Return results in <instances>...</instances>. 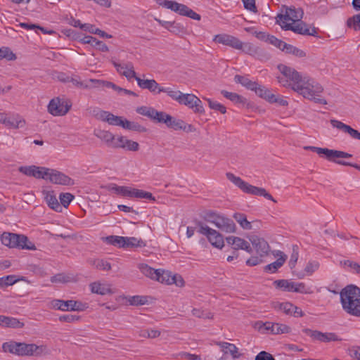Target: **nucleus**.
I'll use <instances>...</instances> for the list:
<instances>
[{
    "label": "nucleus",
    "instance_id": "nucleus-1",
    "mask_svg": "<svg viewBox=\"0 0 360 360\" xmlns=\"http://www.w3.org/2000/svg\"><path fill=\"white\" fill-rule=\"evenodd\" d=\"M278 69L282 77H277V80L284 87H290L295 92L304 98L314 101L316 103L326 105L327 101L321 96L323 87L314 78L307 75H302L293 68L279 64Z\"/></svg>",
    "mask_w": 360,
    "mask_h": 360
},
{
    "label": "nucleus",
    "instance_id": "nucleus-2",
    "mask_svg": "<svg viewBox=\"0 0 360 360\" xmlns=\"http://www.w3.org/2000/svg\"><path fill=\"white\" fill-rule=\"evenodd\" d=\"M340 302L343 310L349 316L360 318V288L347 285L340 292Z\"/></svg>",
    "mask_w": 360,
    "mask_h": 360
},
{
    "label": "nucleus",
    "instance_id": "nucleus-3",
    "mask_svg": "<svg viewBox=\"0 0 360 360\" xmlns=\"http://www.w3.org/2000/svg\"><path fill=\"white\" fill-rule=\"evenodd\" d=\"M2 349L4 352H9L17 356H39L43 352L44 347L37 346L35 344L10 341L4 342Z\"/></svg>",
    "mask_w": 360,
    "mask_h": 360
},
{
    "label": "nucleus",
    "instance_id": "nucleus-4",
    "mask_svg": "<svg viewBox=\"0 0 360 360\" xmlns=\"http://www.w3.org/2000/svg\"><path fill=\"white\" fill-rule=\"evenodd\" d=\"M1 243L10 248H19L22 250H37L34 243L22 234L4 232L1 236Z\"/></svg>",
    "mask_w": 360,
    "mask_h": 360
},
{
    "label": "nucleus",
    "instance_id": "nucleus-5",
    "mask_svg": "<svg viewBox=\"0 0 360 360\" xmlns=\"http://www.w3.org/2000/svg\"><path fill=\"white\" fill-rule=\"evenodd\" d=\"M226 178L231 181L234 185L241 189L243 192L248 194L254 195L263 196L265 198L277 202L273 196L269 193L264 188L257 187L249 184L243 181L240 177L235 176L233 173L227 172L226 174Z\"/></svg>",
    "mask_w": 360,
    "mask_h": 360
},
{
    "label": "nucleus",
    "instance_id": "nucleus-6",
    "mask_svg": "<svg viewBox=\"0 0 360 360\" xmlns=\"http://www.w3.org/2000/svg\"><path fill=\"white\" fill-rule=\"evenodd\" d=\"M226 178L231 181L234 185L241 189L243 192L248 194L254 195L263 196L265 198L277 202L273 196L269 193L264 188L257 187L249 184L243 181L240 177L235 176L233 173L227 172L226 174Z\"/></svg>",
    "mask_w": 360,
    "mask_h": 360
},
{
    "label": "nucleus",
    "instance_id": "nucleus-7",
    "mask_svg": "<svg viewBox=\"0 0 360 360\" xmlns=\"http://www.w3.org/2000/svg\"><path fill=\"white\" fill-rule=\"evenodd\" d=\"M304 150H309L316 153L320 156H324L328 161L336 163L338 159L351 158L352 155L342 150L329 149L326 148H319L316 146H304Z\"/></svg>",
    "mask_w": 360,
    "mask_h": 360
},
{
    "label": "nucleus",
    "instance_id": "nucleus-8",
    "mask_svg": "<svg viewBox=\"0 0 360 360\" xmlns=\"http://www.w3.org/2000/svg\"><path fill=\"white\" fill-rule=\"evenodd\" d=\"M71 106L72 103L69 100L56 97L50 101L48 111L53 116H63L68 112Z\"/></svg>",
    "mask_w": 360,
    "mask_h": 360
},
{
    "label": "nucleus",
    "instance_id": "nucleus-9",
    "mask_svg": "<svg viewBox=\"0 0 360 360\" xmlns=\"http://www.w3.org/2000/svg\"><path fill=\"white\" fill-rule=\"evenodd\" d=\"M197 225L199 227L198 232L206 236L208 240L212 245L218 248H222L224 245L223 236L214 229L205 225L201 221H198Z\"/></svg>",
    "mask_w": 360,
    "mask_h": 360
},
{
    "label": "nucleus",
    "instance_id": "nucleus-10",
    "mask_svg": "<svg viewBox=\"0 0 360 360\" xmlns=\"http://www.w3.org/2000/svg\"><path fill=\"white\" fill-rule=\"evenodd\" d=\"M297 22H292V23H288L285 21H283L281 23V27L283 30H291L296 34H300L302 35L314 36L315 34H316V31L314 27H308L304 22L300 20Z\"/></svg>",
    "mask_w": 360,
    "mask_h": 360
},
{
    "label": "nucleus",
    "instance_id": "nucleus-11",
    "mask_svg": "<svg viewBox=\"0 0 360 360\" xmlns=\"http://www.w3.org/2000/svg\"><path fill=\"white\" fill-rule=\"evenodd\" d=\"M0 123L8 129H18L25 125V120L18 114L0 112Z\"/></svg>",
    "mask_w": 360,
    "mask_h": 360
},
{
    "label": "nucleus",
    "instance_id": "nucleus-12",
    "mask_svg": "<svg viewBox=\"0 0 360 360\" xmlns=\"http://www.w3.org/2000/svg\"><path fill=\"white\" fill-rule=\"evenodd\" d=\"M52 307L61 311H83L85 305L81 302L75 300H54L51 302Z\"/></svg>",
    "mask_w": 360,
    "mask_h": 360
},
{
    "label": "nucleus",
    "instance_id": "nucleus-13",
    "mask_svg": "<svg viewBox=\"0 0 360 360\" xmlns=\"http://www.w3.org/2000/svg\"><path fill=\"white\" fill-rule=\"evenodd\" d=\"M178 103L193 109L195 112L203 113L205 112L202 101L192 94L182 93L181 99H179Z\"/></svg>",
    "mask_w": 360,
    "mask_h": 360
},
{
    "label": "nucleus",
    "instance_id": "nucleus-14",
    "mask_svg": "<svg viewBox=\"0 0 360 360\" xmlns=\"http://www.w3.org/2000/svg\"><path fill=\"white\" fill-rule=\"evenodd\" d=\"M304 333L311 338L323 342H340L342 339L335 333H322L319 330H313L309 328L303 330Z\"/></svg>",
    "mask_w": 360,
    "mask_h": 360
},
{
    "label": "nucleus",
    "instance_id": "nucleus-15",
    "mask_svg": "<svg viewBox=\"0 0 360 360\" xmlns=\"http://www.w3.org/2000/svg\"><path fill=\"white\" fill-rule=\"evenodd\" d=\"M51 182L56 184L70 186L74 184V181L65 174L52 169H48L47 178Z\"/></svg>",
    "mask_w": 360,
    "mask_h": 360
},
{
    "label": "nucleus",
    "instance_id": "nucleus-16",
    "mask_svg": "<svg viewBox=\"0 0 360 360\" xmlns=\"http://www.w3.org/2000/svg\"><path fill=\"white\" fill-rule=\"evenodd\" d=\"M256 252L260 257H264L268 255L270 251L269 243L262 238L257 236H252L249 238Z\"/></svg>",
    "mask_w": 360,
    "mask_h": 360
},
{
    "label": "nucleus",
    "instance_id": "nucleus-17",
    "mask_svg": "<svg viewBox=\"0 0 360 360\" xmlns=\"http://www.w3.org/2000/svg\"><path fill=\"white\" fill-rule=\"evenodd\" d=\"M303 11L302 9H295V8H285L284 14H278L277 15V22L280 25L283 21L291 20L293 22L300 21L302 18Z\"/></svg>",
    "mask_w": 360,
    "mask_h": 360
},
{
    "label": "nucleus",
    "instance_id": "nucleus-18",
    "mask_svg": "<svg viewBox=\"0 0 360 360\" xmlns=\"http://www.w3.org/2000/svg\"><path fill=\"white\" fill-rule=\"evenodd\" d=\"M214 41L237 50L241 49L242 48V41L232 35L226 34H217L214 36Z\"/></svg>",
    "mask_w": 360,
    "mask_h": 360
},
{
    "label": "nucleus",
    "instance_id": "nucleus-19",
    "mask_svg": "<svg viewBox=\"0 0 360 360\" xmlns=\"http://www.w3.org/2000/svg\"><path fill=\"white\" fill-rule=\"evenodd\" d=\"M19 171L29 176H34L37 179H46L48 168L40 167L34 165L20 167Z\"/></svg>",
    "mask_w": 360,
    "mask_h": 360
},
{
    "label": "nucleus",
    "instance_id": "nucleus-20",
    "mask_svg": "<svg viewBox=\"0 0 360 360\" xmlns=\"http://www.w3.org/2000/svg\"><path fill=\"white\" fill-rule=\"evenodd\" d=\"M96 117L98 120L106 122L109 124L113 126L122 127V124L124 121L122 117L115 115L112 113L105 110H98L96 114Z\"/></svg>",
    "mask_w": 360,
    "mask_h": 360
},
{
    "label": "nucleus",
    "instance_id": "nucleus-21",
    "mask_svg": "<svg viewBox=\"0 0 360 360\" xmlns=\"http://www.w3.org/2000/svg\"><path fill=\"white\" fill-rule=\"evenodd\" d=\"M226 241L234 250H243L249 253L252 252L249 243L240 237L229 236L226 238Z\"/></svg>",
    "mask_w": 360,
    "mask_h": 360
},
{
    "label": "nucleus",
    "instance_id": "nucleus-22",
    "mask_svg": "<svg viewBox=\"0 0 360 360\" xmlns=\"http://www.w3.org/2000/svg\"><path fill=\"white\" fill-rule=\"evenodd\" d=\"M113 148H124L130 151H137L139 149V144L125 136H120L116 138Z\"/></svg>",
    "mask_w": 360,
    "mask_h": 360
},
{
    "label": "nucleus",
    "instance_id": "nucleus-23",
    "mask_svg": "<svg viewBox=\"0 0 360 360\" xmlns=\"http://www.w3.org/2000/svg\"><path fill=\"white\" fill-rule=\"evenodd\" d=\"M162 120L160 123H165L168 127L172 128L174 130L184 129L186 130V125L181 120H177L171 115L162 112Z\"/></svg>",
    "mask_w": 360,
    "mask_h": 360
},
{
    "label": "nucleus",
    "instance_id": "nucleus-24",
    "mask_svg": "<svg viewBox=\"0 0 360 360\" xmlns=\"http://www.w3.org/2000/svg\"><path fill=\"white\" fill-rule=\"evenodd\" d=\"M63 82H72V84L82 89H86L91 88L96 83L100 82L99 80L95 79H89L88 80L82 81L79 76L67 77L66 79H63Z\"/></svg>",
    "mask_w": 360,
    "mask_h": 360
},
{
    "label": "nucleus",
    "instance_id": "nucleus-25",
    "mask_svg": "<svg viewBox=\"0 0 360 360\" xmlns=\"http://www.w3.org/2000/svg\"><path fill=\"white\" fill-rule=\"evenodd\" d=\"M112 64L116 68V70L122 75L126 77L128 79L134 78L136 79V75L134 70V65L132 63L129 62L126 64L122 65L117 62L113 61Z\"/></svg>",
    "mask_w": 360,
    "mask_h": 360
},
{
    "label": "nucleus",
    "instance_id": "nucleus-26",
    "mask_svg": "<svg viewBox=\"0 0 360 360\" xmlns=\"http://www.w3.org/2000/svg\"><path fill=\"white\" fill-rule=\"evenodd\" d=\"M215 226L226 233H235L236 231V226L233 221L223 215L220 216Z\"/></svg>",
    "mask_w": 360,
    "mask_h": 360
},
{
    "label": "nucleus",
    "instance_id": "nucleus-27",
    "mask_svg": "<svg viewBox=\"0 0 360 360\" xmlns=\"http://www.w3.org/2000/svg\"><path fill=\"white\" fill-rule=\"evenodd\" d=\"M136 80L139 86L143 89H147L154 94H160L159 89H162V86L153 79H142L140 77H136Z\"/></svg>",
    "mask_w": 360,
    "mask_h": 360
},
{
    "label": "nucleus",
    "instance_id": "nucleus-28",
    "mask_svg": "<svg viewBox=\"0 0 360 360\" xmlns=\"http://www.w3.org/2000/svg\"><path fill=\"white\" fill-rule=\"evenodd\" d=\"M136 112L139 114L146 116L157 122H160L162 120L160 117L162 116V112H159L153 108L141 106L137 108Z\"/></svg>",
    "mask_w": 360,
    "mask_h": 360
},
{
    "label": "nucleus",
    "instance_id": "nucleus-29",
    "mask_svg": "<svg viewBox=\"0 0 360 360\" xmlns=\"http://www.w3.org/2000/svg\"><path fill=\"white\" fill-rule=\"evenodd\" d=\"M274 255L275 257H278V258L277 259L276 261L266 265L264 267V270L266 271L275 273L279 268H281L283 265V264L287 259V255L280 250L276 251Z\"/></svg>",
    "mask_w": 360,
    "mask_h": 360
},
{
    "label": "nucleus",
    "instance_id": "nucleus-30",
    "mask_svg": "<svg viewBox=\"0 0 360 360\" xmlns=\"http://www.w3.org/2000/svg\"><path fill=\"white\" fill-rule=\"evenodd\" d=\"M214 344L221 348L224 354L230 353L233 359H238L240 356V354L238 353V349L234 344L219 341H215Z\"/></svg>",
    "mask_w": 360,
    "mask_h": 360
},
{
    "label": "nucleus",
    "instance_id": "nucleus-31",
    "mask_svg": "<svg viewBox=\"0 0 360 360\" xmlns=\"http://www.w3.org/2000/svg\"><path fill=\"white\" fill-rule=\"evenodd\" d=\"M94 135L103 141L108 147L113 148L116 137L111 132L104 130H98L94 132Z\"/></svg>",
    "mask_w": 360,
    "mask_h": 360
},
{
    "label": "nucleus",
    "instance_id": "nucleus-32",
    "mask_svg": "<svg viewBox=\"0 0 360 360\" xmlns=\"http://www.w3.org/2000/svg\"><path fill=\"white\" fill-rule=\"evenodd\" d=\"M0 319V326L1 327L22 328L25 326L24 323L14 317L3 316Z\"/></svg>",
    "mask_w": 360,
    "mask_h": 360
},
{
    "label": "nucleus",
    "instance_id": "nucleus-33",
    "mask_svg": "<svg viewBox=\"0 0 360 360\" xmlns=\"http://www.w3.org/2000/svg\"><path fill=\"white\" fill-rule=\"evenodd\" d=\"M330 122L333 127L340 129L342 131L348 134L352 138L355 139L358 133L357 130L337 120H330Z\"/></svg>",
    "mask_w": 360,
    "mask_h": 360
},
{
    "label": "nucleus",
    "instance_id": "nucleus-34",
    "mask_svg": "<svg viewBox=\"0 0 360 360\" xmlns=\"http://www.w3.org/2000/svg\"><path fill=\"white\" fill-rule=\"evenodd\" d=\"M91 291L101 295L112 294L113 292L110 288V285L107 283H101L99 282H94L90 284Z\"/></svg>",
    "mask_w": 360,
    "mask_h": 360
},
{
    "label": "nucleus",
    "instance_id": "nucleus-35",
    "mask_svg": "<svg viewBox=\"0 0 360 360\" xmlns=\"http://www.w3.org/2000/svg\"><path fill=\"white\" fill-rule=\"evenodd\" d=\"M45 200L50 208L57 212L61 211V205L58 201L53 191L46 192Z\"/></svg>",
    "mask_w": 360,
    "mask_h": 360
},
{
    "label": "nucleus",
    "instance_id": "nucleus-36",
    "mask_svg": "<svg viewBox=\"0 0 360 360\" xmlns=\"http://www.w3.org/2000/svg\"><path fill=\"white\" fill-rule=\"evenodd\" d=\"M139 269L146 276L154 280H160L158 278L159 269H154L146 264H139Z\"/></svg>",
    "mask_w": 360,
    "mask_h": 360
},
{
    "label": "nucleus",
    "instance_id": "nucleus-37",
    "mask_svg": "<svg viewBox=\"0 0 360 360\" xmlns=\"http://www.w3.org/2000/svg\"><path fill=\"white\" fill-rule=\"evenodd\" d=\"M129 198H146L153 201L155 200V197L151 193L131 187Z\"/></svg>",
    "mask_w": 360,
    "mask_h": 360
},
{
    "label": "nucleus",
    "instance_id": "nucleus-38",
    "mask_svg": "<svg viewBox=\"0 0 360 360\" xmlns=\"http://www.w3.org/2000/svg\"><path fill=\"white\" fill-rule=\"evenodd\" d=\"M296 283V282H292L289 280L284 279L276 280L274 281V285H276V288H281L285 291L294 292Z\"/></svg>",
    "mask_w": 360,
    "mask_h": 360
},
{
    "label": "nucleus",
    "instance_id": "nucleus-39",
    "mask_svg": "<svg viewBox=\"0 0 360 360\" xmlns=\"http://www.w3.org/2000/svg\"><path fill=\"white\" fill-rule=\"evenodd\" d=\"M234 81L236 83L240 84L242 86L251 91L256 88L257 82L251 81L245 76L236 75L234 77Z\"/></svg>",
    "mask_w": 360,
    "mask_h": 360
},
{
    "label": "nucleus",
    "instance_id": "nucleus-40",
    "mask_svg": "<svg viewBox=\"0 0 360 360\" xmlns=\"http://www.w3.org/2000/svg\"><path fill=\"white\" fill-rule=\"evenodd\" d=\"M122 127L125 129L134 131H137V132H141V133L147 131V129L145 127L141 125L140 124H139L136 122H131L126 119L124 120Z\"/></svg>",
    "mask_w": 360,
    "mask_h": 360
},
{
    "label": "nucleus",
    "instance_id": "nucleus-41",
    "mask_svg": "<svg viewBox=\"0 0 360 360\" xmlns=\"http://www.w3.org/2000/svg\"><path fill=\"white\" fill-rule=\"evenodd\" d=\"M252 91L255 92V94L262 98L265 99L269 103V100L272 99L273 94L271 91L266 89L265 86H261L256 83V88Z\"/></svg>",
    "mask_w": 360,
    "mask_h": 360
},
{
    "label": "nucleus",
    "instance_id": "nucleus-42",
    "mask_svg": "<svg viewBox=\"0 0 360 360\" xmlns=\"http://www.w3.org/2000/svg\"><path fill=\"white\" fill-rule=\"evenodd\" d=\"M221 94L227 99L231 101L232 102L235 103H242L245 104L246 103V99L243 97L242 96L233 93V92H229L226 90H222L221 91Z\"/></svg>",
    "mask_w": 360,
    "mask_h": 360
},
{
    "label": "nucleus",
    "instance_id": "nucleus-43",
    "mask_svg": "<svg viewBox=\"0 0 360 360\" xmlns=\"http://www.w3.org/2000/svg\"><path fill=\"white\" fill-rule=\"evenodd\" d=\"M146 246L145 242L141 238L135 237H124V248Z\"/></svg>",
    "mask_w": 360,
    "mask_h": 360
},
{
    "label": "nucleus",
    "instance_id": "nucleus-44",
    "mask_svg": "<svg viewBox=\"0 0 360 360\" xmlns=\"http://www.w3.org/2000/svg\"><path fill=\"white\" fill-rule=\"evenodd\" d=\"M158 22L162 27L176 34H179L182 30V27L180 26V25L176 23L175 22L163 21L160 20H159Z\"/></svg>",
    "mask_w": 360,
    "mask_h": 360
},
{
    "label": "nucleus",
    "instance_id": "nucleus-45",
    "mask_svg": "<svg viewBox=\"0 0 360 360\" xmlns=\"http://www.w3.org/2000/svg\"><path fill=\"white\" fill-rule=\"evenodd\" d=\"M234 219L240 225L243 229L250 230L252 229V225L250 221H248L246 215L243 213H235L233 214Z\"/></svg>",
    "mask_w": 360,
    "mask_h": 360
},
{
    "label": "nucleus",
    "instance_id": "nucleus-46",
    "mask_svg": "<svg viewBox=\"0 0 360 360\" xmlns=\"http://www.w3.org/2000/svg\"><path fill=\"white\" fill-rule=\"evenodd\" d=\"M283 51L300 58H304L307 55L304 51L289 44H286Z\"/></svg>",
    "mask_w": 360,
    "mask_h": 360
},
{
    "label": "nucleus",
    "instance_id": "nucleus-47",
    "mask_svg": "<svg viewBox=\"0 0 360 360\" xmlns=\"http://www.w3.org/2000/svg\"><path fill=\"white\" fill-rule=\"evenodd\" d=\"M107 243L118 248H124V237L118 236H110L105 238Z\"/></svg>",
    "mask_w": 360,
    "mask_h": 360
},
{
    "label": "nucleus",
    "instance_id": "nucleus-48",
    "mask_svg": "<svg viewBox=\"0 0 360 360\" xmlns=\"http://www.w3.org/2000/svg\"><path fill=\"white\" fill-rule=\"evenodd\" d=\"M109 190L122 197L129 198L130 193V187L129 186H122L112 184L110 186Z\"/></svg>",
    "mask_w": 360,
    "mask_h": 360
},
{
    "label": "nucleus",
    "instance_id": "nucleus-49",
    "mask_svg": "<svg viewBox=\"0 0 360 360\" xmlns=\"http://www.w3.org/2000/svg\"><path fill=\"white\" fill-rule=\"evenodd\" d=\"M170 4V9L181 15L186 16L189 8L184 4L177 3L176 1H173Z\"/></svg>",
    "mask_w": 360,
    "mask_h": 360
},
{
    "label": "nucleus",
    "instance_id": "nucleus-50",
    "mask_svg": "<svg viewBox=\"0 0 360 360\" xmlns=\"http://www.w3.org/2000/svg\"><path fill=\"white\" fill-rule=\"evenodd\" d=\"M291 332L290 326L278 323H274V328H272L273 335L286 334Z\"/></svg>",
    "mask_w": 360,
    "mask_h": 360
},
{
    "label": "nucleus",
    "instance_id": "nucleus-51",
    "mask_svg": "<svg viewBox=\"0 0 360 360\" xmlns=\"http://www.w3.org/2000/svg\"><path fill=\"white\" fill-rule=\"evenodd\" d=\"M159 92L166 93L170 98L177 102L181 99V96L182 94L180 91L173 89L170 87H162V89H159Z\"/></svg>",
    "mask_w": 360,
    "mask_h": 360
},
{
    "label": "nucleus",
    "instance_id": "nucleus-52",
    "mask_svg": "<svg viewBox=\"0 0 360 360\" xmlns=\"http://www.w3.org/2000/svg\"><path fill=\"white\" fill-rule=\"evenodd\" d=\"M276 309L283 311L285 314L292 315L294 305L290 302L276 303L274 306Z\"/></svg>",
    "mask_w": 360,
    "mask_h": 360
},
{
    "label": "nucleus",
    "instance_id": "nucleus-53",
    "mask_svg": "<svg viewBox=\"0 0 360 360\" xmlns=\"http://www.w3.org/2000/svg\"><path fill=\"white\" fill-rule=\"evenodd\" d=\"M90 264L95 266L98 269L109 271L111 269L110 264L103 259H94L90 261Z\"/></svg>",
    "mask_w": 360,
    "mask_h": 360
},
{
    "label": "nucleus",
    "instance_id": "nucleus-54",
    "mask_svg": "<svg viewBox=\"0 0 360 360\" xmlns=\"http://www.w3.org/2000/svg\"><path fill=\"white\" fill-rule=\"evenodd\" d=\"M347 25L349 27L353 28L355 31L360 30V13L348 18Z\"/></svg>",
    "mask_w": 360,
    "mask_h": 360
},
{
    "label": "nucleus",
    "instance_id": "nucleus-55",
    "mask_svg": "<svg viewBox=\"0 0 360 360\" xmlns=\"http://www.w3.org/2000/svg\"><path fill=\"white\" fill-rule=\"evenodd\" d=\"M205 100L207 101L209 107L211 109L219 111L222 114H225L226 112V108L224 105L217 101H214L210 98H205Z\"/></svg>",
    "mask_w": 360,
    "mask_h": 360
},
{
    "label": "nucleus",
    "instance_id": "nucleus-56",
    "mask_svg": "<svg viewBox=\"0 0 360 360\" xmlns=\"http://www.w3.org/2000/svg\"><path fill=\"white\" fill-rule=\"evenodd\" d=\"M220 214L213 211L206 212L203 216V219L211 224H216L219 218L220 217Z\"/></svg>",
    "mask_w": 360,
    "mask_h": 360
},
{
    "label": "nucleus",
    "instance_id": "nucleus-57",
    "mask_svg": "<svg viewBox=\"0 0 360 360\" xmlns=\"http://www.w3.org/2000/svg\"><path fill=\"white\" fill-rule=\"evenodd\" d=\"M147 297L144 296L135 295L132 297H129L128 299V302L131 305H143L147 302Z\"/></svg>",
    "mask_w": 360,
    "mask_h": 360
},
{
    "label": "nucleus",
    "instance_id": "nucleus-58",
    "mask_svg": "<svg viewBox=\"0 0 360 360\" xmlns=\"http://www.w3.org/2000/svg\"><path fill=\"white\" fill-rule=\"evenodd\" d=\"M71 281L72 278L65 274H58L51 278V281L52 283H65L70 282Z\"/></svg>",
    "mask_w": 360,
    "mask_h": 360
},
{
    "label": "nucleus",
    "instance_id": "nucleus-59",
    "mask_svg": "<svg viewBox=\"0 0 360 360\" xmlns=\"http://www.w3.org/2000/svg\"><path fill=\"white\" fill-rule=\"evenodd\" d=\"M3 58L13 60L16 58V56L8 48L2 47L0 48V60Z\"/></svg>",
    "mask_w": 360,
    "mask_h": 360
},
{
    "label": "nucleus",
    "instance_id": "nucleus-60",
    "mask_svg": "<svg viewBox=\"0 0 360 360\" xmlns=\"http://www.w3.org/2000/svg\"><path fill=\"white\" fill-rule=\"evenodd\" d=\"M192 314L198 318L212 319L213 318V314L210 311H202L200 309H193L192 310Z\"/></svg>",
    "mask_w": 360,
    "mask_h": 360
},
{
    "label": "nucleus",
    "instance_id": "nucleus-61",
    "mask_svg": "<svg viewBox=\"0 0 360 360\" xmlns=\"http://www.w3.org/2000/svg\"><path fill=\"white\" fill-rule=\"evenodd\" d=\"M268 39V41L275 46L276 47L278 48L280 50H281L282 51H284V49L287 44V43H285V41L281 40V39H278V38H276V37L274 36H270V37H268L267 38Z\"/></svg>",
    "mask_w": 360,
    "mask_h": 360
},
{
    "label": "nucleus",
    "instance_id": "nucleus-62",
    "mask_svg": "<svg viewBox=\"0 0 360 360\" xmlns=\"http://www.w3.org/2000/svg\"><path fill=\"white\" fill-rule=\"evenodd\" d=\"M257 46H255L251 43H243L242 42V50L244 53L252 56L254 57L257 51Z\"/></svg>",
    "mask_w": 360,
    "mask_h": 360
},
{
    "label": "nucleus",
    "instance_id": "nucleus-63",
    "mask_svg": "<svg viewBox=\"0 0 360 360\" xmlns=\"http://www.w3.org/2000/svg\"><path fill=\"white\" fill-rule=\"evenodd\" d=\"M61 205L67 207L74 199V195L70 193H61L59 196Z\"/></svg>",
    "mask_w": 360,
    "mask_h": 360
},
{
    "label": "nucleus",
    "instance_id": "nucleus-64",
    "mask_svg": "<svg viewBox=\"0 0 360 360\" xmlns=\"http://www.w3.org/2000/svg\"><path fill=\"white\" fill-rule=\"evenodd\" d=\"M254 57L262 61L268 60L271 58L269 53H268L265 50L259 47H257Z\"/></svg>",
    "mask_w": 360,
    "mask_h": 360
}]
</instances>
